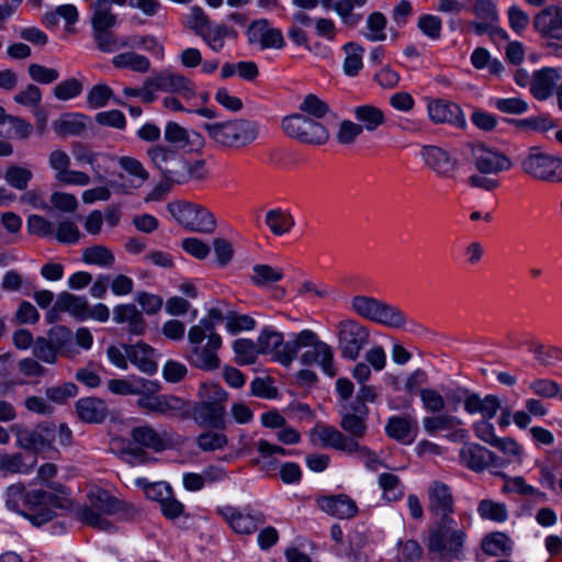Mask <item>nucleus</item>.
I'll return each instance as SVG.
<instances>
[{
  "instance_id": "28",
  "label": "nucleus",
  "mask_w": 562,
  "mask_h": 562,
  "mask_svg": "<svg viewBox=\"0 0 562 562\" xmlns=\"http://www.w3.org/2000/svg\"><path fill=\"white\" fill-rule=\"evenodd\" d=\"M113 321L117 324H127V330L133 335H142L146 329L143 313L134 304L116 305L113 310Z\"/></svg>"
},
{
  "instance_id": "43",
  "label": "nucleus",
  "mask_w": 562,
  "mask_h": 562,
  "mask_svg": "<svg viewBox=\"0 0 562 562\" xmlns=\"http://www.w3.org/2000/svg\"><path fill=\"white\" fill-rule=\"evenodd\" d=\"M86 116L66 114L53 122V128L59 136L80 135L86 131Z\"/></svg>"
},
{
  "instance_id": "62",
  "label": "nucleus",
  "mask_w": 562,
  "mask_h": 562,
  "mask_svg": "<svg viewBox=\"0 0 562 562\" xmlns=\"http://www.w3.org/2000/svg\"><path fill=\"white\" fill-rule=\"evenodd\" d=\"M299 109L303 114L314 119H322L329 112V105L312 93L304 98Z\"/></svg>"
},
{
  "instance_id": "13",
  "label": "nucleus",
  "mask_w": 562,
  "mask_h": 562,
  "mask_svg": "<svg viewBox=\"0 0 562 562\" xmlns=\"http://www.w3.org/2000/svg\"><path fill=\"white\" fill-rule=\"evenodd\" d=\"M149 85L160 91L178 93L184 99L195 95L194 83L184 75L165 69L149 76Z\"/></svg>"
},
{
  "instance_id": "3",
  "label": "nucleus",
  "mask_w": 562,
  "mask_h": 562,
  "mask_svg": "<svg viewBox=\"0 0 562 562\" xmlns=\"http://www.w3.org/2000/svg\"><path fill=\"white\" fill-rule=\"evenodd\" d=\"M471 160L477 171L468 177V184L474 189L492 192L499 188L497 175L510 170L512 159L503 151L483 143L470 145Z\"/></svg>"
},
{
  "instance_id": "15",
  "label": "nucleus",
  "mask_w": 562,
  "mask_h": 562,
  "mask_svg": "<svg viewBox=\"0 0 562 562\" xmlns=\"http://www.w3.org/2000/svg\"><path fill=\"white\" fill-rule=\"evenodd\" d=\"M428 510L435 519L452 517L454 501L451 487L443 482L432 481L427 488Z\"/></svg>"
},
{
  "instance_id": "41",
  "label": "nucleus",
  "mask_w": 562,
  "mask_h": 562,
  "mask_svg": "<svg viewBox=\"0 0 562 562\" xmlns=\"http://www.w3.org/2000/svg\"><path fill=\"white\" fill-rule=\"evenodd\" d=\"M285 345L282 333L272 328H265L257 339V346L260 353L271 355L277 361V355Z\"/></svg>"
},
{
  "instance_id": "14",
  "label": "nucleus",
  "mask_w": 562,
  "mask_h": 562,
  "mask_svg": "<svg viewBox=\"0 0 562 562\" xmlns=\"http://www.w3.org/2000/svg\"><path fill=\"white\" fill-rule=\"evenodd\" d=\"M131 438L135 443L154 452H161L177 443L172 432L167 430L158 431L147 424L132 428Z\"/></svg>"
},
{
  "instance_id": "33",
  "label": "nucleus",
  "mask_w": 562,
  "mask_h": 562,
  "mask_svg": "<svg viewBox=\"0 0 562 562\" xmlns=\"http://www.w3.org/2000/svg\"><path fill=\"white\" fill-rule=\"evenodd\" d=\"M225 405L199 403L194 409L195 419L203 426L225 428Z\"/></svg>"
},
{
  "instance_id": "53",
  "label": "nucleus",
  "mask_w": 562,
  "mask_h": 562,
  "mask_svg": "<svg viewBox=\"0 0 562 562\" xmlns=\"http://www.w3.org/2000/svg\"><path fill=\"white\" fill-rule=\"evenodd\" d=\"M512 549L509 538L503 532H493L486 536L482 542V550L493 557L506 554Z\"/></svg>"
},
{
  "instance_id": "29",
  "label": "nucleus",
  "mask_w": 562,
  "mask_h": 562,
  "mask_svg": "<svg viewBox=\"0 0 562 562\" xmlns=\"http://www.w3.org/2000/svg\"><path fill=\"white\" fill-rule=\"evenodd\" d=\"M124 350L128 360L142 372L153 374L157 371L155 350L150 346L137 342L135 345H125Z\"/></svg>"
},
{
  "instance_id": "17",
  "label": "nucleus",
  "mask_w": 562,
  "mask_h": 562,
  "mask_svg": "<svg viewBox=\"0 0 562 562\" xmlns=\"http://www.w3.org/2000/svg\"><path fill=\"white\" fill-rule=\"evenodd\" d=\"M340 415L341 420L339 425L341 429L349 435L348 438L355 439V441H359V439H362L366 436L368 430L367 406H353L350 404H344Z\"/></svg>"
},
{
  "instance_id": "46",
  "label": "nucleus",
  "mask_w": 562,
  "mask_h": 562,
  "mask_svg": "<svg viewBox=\"0 0 562 562\" xmlns=\"http://www.w3.org/2000/svg\"><path fill=\"white\" fill-rule=\"evenodd\" d=\"M82 261L87 265H94L102 268H110L115 262L114 254L103 245L87 247L82 251Z\"/></svg>"
},
{
  "instance_id": "21",
  "label": "nucleus",
  "mask_w": 562,
  "mask_h": 562,
  "mask_svg": "<svg viewBox=\"0 0 562 562\" xmlns=\"http://www.w3.org/2000/svg\"><path fill=\"white\" fill-rule=\"evenodd\" d=\"M460 460L463 465L475 472H482L490 464L499 465L494 452L474 442L465 443L461 448Z\"/></svg>"
},
{
  "instance_id": "35",
  "label": "nucleus",
  "mask_w": 562,
  "mask_h": 562,
  "mask_svg": "<svg viewBox=\"0 0 562 562\" xmlns=\"http://www.w3.org/2000/svg\"><path fill=\"white\" fill-rule=\"evenodd\" d=\"M116 23V15L112 12L110 0H95L92 3L91 24L93 30H110Z\"/></svg>"
},
{
  "instance_id": "47",
  "label": "nucleus",
  "mask_w": 562,
  "mask_h": 562,
  "mask_svg": "<svg viewBox=\"0 0 562 562\" xmlns=\"http://www.w3.org/2000/svg\"><path fill=\"white\" fill-rule=\"evenodd\" d=\"M378 483L385 501L396 502L404 496V485L397 475L393 473H381Z\"/></svg>"
},
{
  "instance_id": "57",
  "label": "nucleus",
  "mask_w": 562,
  "mask_h": 562,
  "mask_svg": "<svg viewBox=\"0 0 562 562\" xmlns=\"http://www.w3.org/2000/svg\"><path fill=\"white\" fill-rule=\"evenodd\" d=\"M461 425L462 420L460 418L448 414L429 416L423 419L424 429L429 434H434L440 430H451L454 427H459Z\"/></svg>"
},
{
  "instance_id": "11",
  "label": "nucleus",
  "mask_w": 562,
  "mask_h": 562,
  "mask_svg": "<svg viewBox=\"0 0 562 562\" xmlns=\"http://www.w3.org/2000/svg\"><path fill=\"white\" fill-rule=\"evenodd\" d=\"M64 497H54L44 490L30 491L26 506L21 515L34 526H42L55 517L56 505L65 504Z\"/></svg>"
},
{
  "instance_id": "2",
  "label": "nucleus",
  "mask_w": 562,
  "mask_h": 562,
  "mask_svg": "<svg viewBox=\"0 0 562 562\" xmlns=\"http://www.w3.org/2000/svg\"><path fill=\"white\" fill-rule=\"evenodd\" d=\"M147 156L169 183L184 184L191 180H202L206 176L203 159L189 161L179 151L165 145L148 148Z\"/></svg>"
},
{
  "instance_id": "4",
  "label": "nucleus",
  "mask_w": 562,
  "mask_h": 562,
  "mask_svg": "<svg viewBox=\"0 0 562 562\" xmlns=\"http://www.w3.org/2000/svg\"><path fill=\"white\" fill-rule=\"evenodd\" d=\"M203 130L214 146L224 150L247 148L260 136L258 122L245 117L204 123Z\"/></svg>"
},
{
  "instance_id": "31",
  "label": "nucleus",
  "mask_w": 562,
  "mask_h": 562,
  "mask_svg": "<svg viewBox=\"0 0 562 562\" xmlns=\"http://www.w3.org/2000/svg\"><path fill=\"white\" fill-rule=\"evenodd\" d=\"M220 514L238 533H251L256 531L258 526L263 521L262 517L241 514L236 508L229 506L220 509Z\"/></svg>"
},
{
  "instance_id": "51",
  "label": "nucleus",
  "mask_w": 562,
  "mask_h": 562,
  "mask_svg": "<svg viewBox=\"0 0 562 562\" xmlns=\"http://www.w3.org/2000/svg\"><path fill=\"white\" fill-rule=\"evenodd\" d=\"M387 20L381 12H372L368 15L363 35L371 42H383L386 38Z\"/></svg>"
},
{
  "instance_id": "34",
  "label": "nucleus",
  "mask_w": 562,
  "mask_h": 562,
  "mask_svg": "<svg viewBox=\"0 0 562 562\" xmlns=\"http://www.w3.org/2000/svg\"><path fill=\"white\" fill-rule=\"evenodd\" d=\"M88 307L89 303L85 296H77L69 292H61L56 301V308L63 312H68L79 321L88 318Z\"/></svg>"
},
{
  "instance_id": "54",
  "label": "nucleus",
  "mask_w": 562,
  "mask_h": 562,
  "mask_svg": "<svg viewBox=\"0 0 562 562\" xmlns=\"http://www.w3.org/2000/svg\"><path fill=\"white\" fill-rule=\"evenodd\" d=\"M29 495L30 491H25L24 484H11L7 487L4 493L7 508L21 515V512H23L26 506Z\"/></svg>"
},
{
  "instance_id": "26",
  "label": "nucleus",
  "mask_w": 562,
  "mask_h": 562,
  "mask_svg": "<svg viewBox=\"0 0 562 562\" xmlns=\"http://www.w3.org/2000/svg\"><path fill=\"white\" fill-rule=\"evenodd\" d=\"M561 76L558 69L544 67L532 74L530 92L539 101L547 100L558 87Z\"/></svg>"
},
{
  "instance_id": "24",
  "label": "nucleus",
  "mask_w": 562,
  "mask_h": 562,
  "mask_svg": "<svg viewBox=\"0 0 562 562\" xmlns=\"http://www.w3.org/2000/svg\"><path fill=\"white\" fill-rule=\"evenodd\" d=\"M301 362L304 366L317 363L323 369L324 373L329 376H335L337 370L334 364V352L331 347L325 341L317 340L310 350H306L301 356Z\"/></svg>"
},
{
  "instance_id": "58",
  "label": "nucleus",
  "mask_w": 562,
  "mask_h": 562,
  "mask_svg": "<svg viewBox=\"0 0 562 562\" xmlns=\"http://www.w3.org/2000/svg\"><path fill=\"white\" fill-rule=\"evenodd\" d=\"M347 453H356L357 458L360 459L366 468L370 471H378L380 468H389L374 451L366 446L360 445L359 441L353 440V447L350 448Z\"/></svg>"
},
{
  "instance_id": "18",
  "label": "nucleus",
  "mask_w": 562,
  "mask_h": 562,
  "mask_svg": "<svg viewBox=\"0 0 562 562\" xmlns=\"http://www.w3.org/2000/svg\"><path fill=\"white\" fill-rule=\"evenodd\" d=\"M250 44H258L261 49L282 48L284 38L279 29L271 27L266 19L255 21L247 30Z\"/></svg>"
},
{
  "instance_id": "42",
  "label": "nucleus",
  "mask_w": 562,
  "mask_h": 562,
  "mask_svg": "<svg viewBox=\"0 0 562 562\" xmlns=\"http://www.w3.org/2000/svg\"><path fill=\"white\" fill-rule=\"evenodd\" d=\"M355 119L360 122L363 130L368 132L375 131L380 125L385 122L384 113L381 109L366 104L355 109Z\"/></svg>"
},
{
  "instance_id": "5",
  "label": "nucleus",
  "mask_w": 562,
  "mask_h": 562,
  "mask_svg": "<svg viewBox=\"0 0 562 562\" xmlns=\"http://www.w3.org/2000/svg\"><path fill=\"white\" fill-rule=\"evenodd\" d=\"M138 510L130 503L119 501L106 491L98 488L89 493V505L78 508V518L99 530L109 531L113 525L109 516L117 515L121 519H132Z\"/></svg>"
},
{
  "instance_id": "49",
  "label": "nucleus",
  "mask_w": 562,
  "mask_h": 562,
  "mask_svg": "<svg viewBox=\"0 0 562 562\" xmlns=\"http://www.w3.org/2000/svg\"><path fill=\"white\" fill-rule=\"evenodd\" d=\"M61 18L67 25H74L79 18L77 8L74 4H63L55 8V10L46 12L43 15L42 22L47 27H55L58 20Z\"/></svg>"
},
{
  "instance_id": "30",
  "label": "nucleus",
  "mask_w": 562,
  "mask_h": 562,
  "mask_svg": "<svg viewBox=\"0 0 562 562\" xmlns=\"http://www.w3.org/2000/svg\"><path fill=\"white\" fill-rule=\"evenodd\" d=\"M561 21L562 9L558 5H549L535 15L533 26L542 36L554 38Z\"/></svg>"
},
{
  "instance_id": "9",
  "label": "nucleus",
  "mask_w": 562,
  "mask_h": 562,
  "mask_svg": "<svg viewBox=\"0 0 562 562\" xmlns=\"http://www.w3.org/2000/svg\"><path fill=\"white\" fill-rule=\"evenodd\" d=\"M281 127L289 137L302 144L321 146L329 139V131L322 123L303 113L283 117Z\"/></svg>"
},
{
  "instance_id": "50",
  "label": "nucleus",
  "mask_w": 562,
  "mask_h": 562,
  "mask_svg": "<svg viewBox=\"0 0 562 562\" xmlns=\"http://www.w3.org/2000/svg\"><path fill=\"white\" fill-rule=\"evenodd\" d=\"M346 58L344 60V72L349 77H355L363 67L362 55L363 47L355 42H349L344 46Z\"/></svg>"
},
{
  "instance_id": "44",
  "label": "nucleus",
  "mask_w": 562,
  "mask_h": 562,
  "mask_svg": "<svg viewBox=\"0 0 562 562\" xmlns=\"http://www.w3.org/2000/svg\"><path fill=\"white\" fill-rule=\"evenodd\" d=\"M265 222L271 233L277 236L284 235L294 226L292 215L281 209L269 210L266 213Z\"/></svg>"
},
{
  "instance_id": "61",
  "label": "nucleus",
  "mask_w": 562,
  "mask_h": 562,
  "mask_svg": "<svg viewBox=\"0 0 562 562\" xmlns=\"http://www.w3.org/2000/svg\"><path fill=\"white\" fill-rule=\"evenodd\" d=\"M362 132V125L350 120H342L338 125L336 139L340 145L349 146L356 143Z\"/></svg>"
},
{
  "instance_id": "64",
  "label": "nucleus",
  "mask_w": 562,
  "mask_h": 562,
  "mask_svg": "<svg viewBox=\"0 0 562 562\" xmlns=\"http://www.w3.org/2000/svg\"><path fill=\"white\" fill-rule=\"evenodd\" d=\"M82 90V83L76 78H70L55 86L54 95L60 101H67L81 94Z\"/></svg>"
},
{
  "instance_id": "20",
  "label": "nucleus",
  "mask_w": 562,
  "mask_h": 562,
  "mask_svg": "<svg viewBox=\"0 0 562 562\" xmlns=\"http://www.w3.org/2000/svg\"><path fill=\"white\" fill-rule=\"evenodd\" d=\"M428 115L435 124L449 123L457 127H465L467 122L461 108L453 102L442 99L428 103Z\"/></svg>"
},
{
  "instance_id": "1",
  "label": "nucleus",
  "mask_w": 562,
  "mask_h": 562,
  "mask_svg": "<svg viewBox=\"0 0 562 562\" xmlns=\"http://www.w3.org/2000/svg\"><path fill=\"white\" fill-rule=\"evenodd\" d=\"M465 527L453 517L434 519L429 525L425 544L428 554L437 562L460 561L467 543Z\"/></svg>"
},
{
  "instance_id": "59",
  "label": "nucleus",
  "mask_w": 562,
  "mask_h": 562,
  "mask_svg": "<svg viewBox=\"0 0 562 562\" xmlns=\"http://www.w3.org/2000/svg\"><path fill=\"white\" fill-rule=\"evenodd\" d=\"M120 167L132 176L135 181V188L140 187L149 179L148 171L144 168L143 164L134 157L122 156L119 158Z\"/></svg>"
},
{
  "instance_id": "56",
  "label": "nucleus",
  "mask_w": 562,
  "mask_h": 562,
  "mask_svg": "<svg viewBox=\"0 0 562 562\" xmlns=\"http://www.w3.org/2000/svg\"><path fill=\"white\" fill-rule=\"evenodd\" d=\"M135 483L144 491L147 498L158 502L159 504H161L172 493L170 485L166 482L150 483L145 477H139Z\"/></svg>"
},
{
  "instance_id": "38",
  "label": "nucleus",
  "mask_w": 562,
  "mask_h": 562,
  "mask_svg": "<svg viewBox=\"0 0 562 562\" xmlns=\"http://www.w3.org/2000/svg\"><path fill=\"white\" fill-rule=\"evenodd\" d=\"M154 383L145 379H136L134 381L123 379H112L108 383L109 390L120 395H136L145 391H151Z\"/></svg>"
},
{
  "instance_id": "12",
  "label": "nucleus",
  "mask_w": 562,
  "mask_h": 562,
  "mask_svg": "<svg viewBox=\"0 0 562 562\" xmlns=\"http://www.w3.org/2000/svg\"><path fill=\"white\" fill-rule=\"evenodd\" d=\"M155 386L156 384L154 383L151 391H145L139 394L140 396L136 402L139 408L168 417H178L187 411V402L181 397L170 394L149 393L155 391Z\"/></svg>"
},
{
  "instance_id": "63",
  "label": "nucleus",
  "mask_w": 562,
  "mask_h": 562,
  "mask_svg": "<svg viewBox=\"0 0 562 562\" xmlns=\"http://www.w3.org/2000/svg\"><path fill=\"white\" fill-rule=\"evenodd\" d=\"M10 430L16 437L18 447L22 449L31 450L42 442V436L40 434L32 431L22 425L14 424L10 427Z\"/></svg>"
},
{
  "instance_id": "19",
  "label": "nucleus",
  "mask_w": 562,
  "mask_h": 562,
  "mask_svg": "<svg viewBox=\"0 0 562 562\" xmlns=\"http://www.w3.org/2000/svg\"><path fill=\"white\" fill-rule=\"evenodd\" d=\"M463 394L464 411L470 414H480L482 419H492L501 408V401L496 395L488 394L482 397L480 394L469 390H460Z\"/></svg>"
},
{
  "instance_id": "6",
  "label": "nucleus",
  "mask_w": 562,
  "mask_h": 562,
  "mask_svg": "<svg viewBox=\"0 0 562 562\" xmlns=\"http://www.w3.org/2000/svg\"><path fill=\"white\" fill-rule=\"evenodd\" d=\"M202 326H192L188 333L190 348L187 351L188 361L195 368L212 371L220 368L217 350L222 338L216 333L205 334Z\"/></svg>"
},
{
  "instance_id": "32",
  "label": "nucleus",
  "mask_w": 562,
  "mask_h": 562,
  "mask_svg": "<svg viewBox=\"0 0 562 562\" xmlns=\"http://www.w3.org/2000/svg\"><path fill=\"white\" fill-rule=\"evenodd\" d=\"M76 411L79 418L86 423H102L108 415L106 404L95 397L79 400L76 403Z\"/></svg>"
},
{
  "instance_id": "27",
  "label": "nucleus",
  "mask_w": 562,
  "mask_h": 562,
  "mask_svg": "<svg viewBox=\"0 0 562 562\" xmlns=\"http://www.w3.org/2000/svg\"><path fill=\"white\" fill-rule=\"evenodd\" d=\"M319 340L316 333L311 329H304L294 335L292 340L285 342L281 351L277 355V361L283 366H289L297 356L302 348L314 346Z\"/></svg>"
},
{
  "instance_id": "22",
  "label": "nucleus",
  "mask_w": 562,
  "mask_h": 562,
  "mask_svg": "<svg viewBox=\"0 0 562 562\" xmlns=\"http://www.w3.org/2000/svg\"><path fill=\"white\" fill-rule=\"evenodd\" d=\"M313 443H319L325 448H333L342 452L353 447V439L331 426L316 425L311 432Z\"/></svg>"
},
{
  "instance_id": "45",
  "label": "nucleus",
  "mask_w": 562,
  "mask_h": 562,
  "mask_svg": "<svg viewBox=\"0 0 562 562\" xmlns=\"http://www.w3.org/2000/svg\"><path fill=\"white\" fill-rule=\"evenodd\" d=\"M112 64L116 68H127L132 71L146 74L150 69V60L134 52L122 53L113 57Z\"/></svg>"
},
{
  "instance_id": "7",
  "label": "nucleus",
  "mask_w": 562,
  "mask_h": 562,
  "mask_svg": "<svg viewBox=\"0 0 562 562\" xmlns=\"http://www.w3.org/2000/svg\"><path fill=\"white\" fill-rule=\"evenodd\" d=\"M519 166L521 172L533 180L549 183L562 181V158L550 155L540 147H531L520 159Z\"/></svg>"
},
{
  "instance_id": "40",
  "label": "nucleus",
  "mask_w": 562,
  "mask_h": 562,
  "mask_svg": "<svg viewBox=\"0 0 562 562\" xmlns=\"http://www.w3.org/2000/svg\"><path fill=\"white\" fill-rule=\"evenodd\" d=\"M382 302L373 296L356 295L350 301V308L361 318L374 323Z\"/></svg>"
},
{
  "instance_id": "48",
  "label": "nucleus",
  "mask_w": 562,
  "mask_h": 562,
  "mask_svg": "<svg viewBox=\"0 0 562 562\" xmlns=\"http://www.w3.org/2000/svg\"><path fill=\"white\" fill-rule=\"evenodd\" d=\"M477 514L484 520L504 522L508 518V510L504 503L485 498L477 504Z\"/></svg>"
},
{
  "instance_id": "8",
  "label": "nucleus",
  "mask_w": 562,
  "mask_h": 562,
  "mask_svg": "<svg viewBox=\"0 0 562 562\" xmlns=\"http://www.w3.org/2000/svg\"><path fill=\"white\" fill-rule=\"evenodd\" d=\"M167 209L171 216L189 231L212 234L216 229L214 214L202 205L175 201L168 203Z\"/></svg>"
},
{
  "instance_id": "23",
  "label": "nucleus",
  "mask_w": 562,
  "mask_h": 562,
  "mask_svg": "<svg viewBox=\"0 0 562 562\" xmlns=\"http://www.w3.org/2000/svg\"><path fill=\"white\" fill-rule=\"evenodd\" d=\"M317 505L321 510L338 519H350L358 513L355 501L345 494L321 496L317 498Z\"/></svg>"
},
{
  "instance_id": "37",
  "label": "nucleus",
  "mask_w": 562,
  "mask_h": 562,
  "mask_svg": "<svg viewBox=\"0 0 562 562\" xmlns=\"http://www.w3.org/2000/svg\"><path fill=\"white\" fill-rule=\"evenodd\" d=\"M367 1L368 0H337L334 3V11L346 26L355 27L363 19L362 14L355 12V9L364 7Z\"/></svg>"
},
{
  "instance_id": "16",
  "label": "nucleus",
  "mask_w": 562,
  "mask_h": 562,
  "mask_svg": "<svg viewBox=\"0 0 562 562\" xmlns=\"http://www.w3.org/2000/svg\"><path fill=\"white\" fill-rule=\"evenodd\" d=\"M420 155L424 162L442 178H452L459 168L458 160L440 147L424 146Z\"/></svg>"
},
{
  "instance_id": "36",
  "label": "nucleus",
  "mask_w": 562,
  "mask_h": 562,
  "mask_svg": "<svg viewBox=\"0 0 562 562\" xmlns=\"http://www.w3.org/2000/svg\"><path fill=\"white\" fill-rule=\"evenodd\" d=\"M374 323L392 329H402L406 326L407 317L401 308L383 301Z\"/></svg>"
},
{
  "instance_id": "52",
  "label": "nucleus",
  "mask_w": 562,
  "mask_h": 562,
  "mask_svg": "<svg viewBox=\"0 0 562 562\" xmlns=\"http://www.w3.org/2000/svg\"><path fill=\"white\" fill-rule=\"evenodd\" d=\"M232 30L224 25H210L200 34L203 41L213 52H220L225 46V38L229 36Z\"/></svg>"
},
{
  "instance_id": "25",
  "label": "nucleus",
  "mask_w": 562,
  "mask_h": 562,
  "mask_svg": "<svg viewBox=\"0 0 562 562\" xmlns=\"http://www.w3.org/2000/svg\"><path fill=\"white\" fill-rule=\"evenodd\" d=\"M386 435L403 445H411L417 437L418 425L411 416H392L385 426Z\"/></svg>"
},
{
  "instance_id": "55",
  "label": "nucleus",
  "mask_w": 562,
  "mask_h": 562,
  "mask_svg": "<svg viewBox=\"0 0 562 562\" xmlns=\"http://www.w3.org/2000/svg\"><path fill=\"white\" fill-rule=\"evenodd\" d=\"M34 463L27 465L21 453H1L0 454V471L3 474H26L31 472Z\"/></svg>"
},
{
  "instance_id": "10",
  "label": "nucleus",
  "mask_w": 562,
  "mask_h": 562,
  "mask_svg": "<svg viewBox=\"0 0 562 562\" xmlns=\"http://www.w3.org/2000/svg\"><path fill=\"white\" fill-rule=\"evenodd\" d=\"M370 329L352 318L337 324L338 349L342 358L356 360L370 341Z\"/></svg>"
},
{
  "instance_id": "60",
  "label": "nucleus",
  "mask_w": 562,
  "mask_h": 562,
  "mask_svg": "<svg viewBox=\"0 0 562 562\" xmlns=\"http://www.w3.org/2000/svg\"><path fill=\"white\" fill-rule=\"evenodd\" d=\"M233 349L236 353L238 363L252 364L257 360L258 350L257 342L250 339H237L233 344Z\"/></svg>"
},
{
  "instance_id": "39",
  "label": "nucleus",
  "mask_w": 562,
  "mask_h": 562,
  "mask_svg": "<svg viewBox=\"0 0 562 562\" xmlns=\"http://www.w3.org/2000/svg\"><path fill=\"white\" fill-rule=\"evenodd\" d=\"M283 270L278 267L258 263L252 267L250 282L258 288H268L283 278Z\"/></svg>"
}]
</instances>
